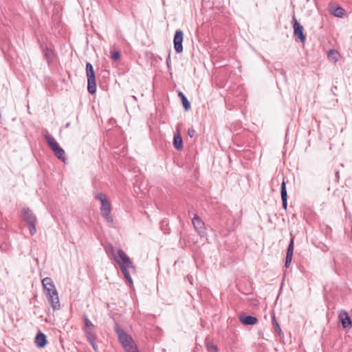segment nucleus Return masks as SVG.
<instances>
[{
    "label": "nucleus",
    "mask_w": 352,
    "mask_h": 352,
    "mask_svg": "<svg viewBox=\"0 0 352 352\" xmlns=\"http://www.w3.org/2000/svg\"><path fill=\"white\" fill-rule=\"evenodd\" d=\"M95 74V72H94L93 65H91V63L87 62L86 63V75L88 76V75H91V74Z\"/></svg>",
    "instance_id": "nucleus-24"
},
{
    "label": "nucleus",
    "mask_w": 352,
    "mask_h": 352,
    "mask_svg": "<svg viewBox=\"0 0 352 352\" xmlns=\"http://www.w3.org/2000/svg\"><path fill=\"white\" fill-rule=\"evenodd\" d=\"M336 52L335 50H329V56L330 55V54H333V53H336Z\"/></svg>",
    "instance_id": "nucleus-32"
},
{
    "label": "nucleus",
    "mask_w": 352,
    "mask_h": 352,
    "mask_svg": "<svg viewBox=\"0 0 352 352\" xmlns=\"http://www.w3.org/2000/svg\"><path fill=\"white\" fill-rule=\"evenodd\" d=\"M95 198L96 199H98L100 201L101 204H102V201H109L106 197V195H104V194H102V192H99V193H97L96 195H95Z\"/></svg>",
    "instance_id": "nucleus-26"
},
{
    "label": "nucleus",
    "mask_w": 352,
    "mask_h": 352,
    "mask_svg": "<svg viewBox=\"0 0 352 352\" xmlns=\"http://www.w3.org/2000/svg\"><path fill=\"white\" fill-rule=\"evenodd\" d=\"M344 13H345V10L342 8L339 7V6H338L336 8H335L332 12V14L335 16H338V17L343 16Z\"/></svg>",
    "instance_id": "nucleus-21"
},
{
    "label": "nucleus",
    "mask_w": 352,
    "mask_h": 352,
    "mask_svg": "<svg viewBox=\"0 0 352 352\" xmlns=\"http://www.w3.org/2000/svg\"><path fill=\"white\" fill-rule=\"evenodd\" d=\"M42 285L44 292L46 294L48 301L50 302L54 310L60 309V302L58 292L55 287L54 282L50 277H45L42 280Z\"/></svg>",
    "instance_id": "nucleus-1"
},
{
    "label": "nucleus",
    "mask_w": 352,
    "mask_h": 352,
    "mask_svg": "<svg viewBox=\"0 0 352 352\" xmlns=\"http://www.w3.org/2000/svg\"><path fill=\"white\" fill-rule=\"evenodd\" d=\"M85 326L89 329H94L95 327L93 323L87 318L86 316H84Z\"/></svg>",
    "instance_id": "nucleus-25"
},
{
    "label": "nucleus",
    "mask_w": 352,
    "mask_h": 352,
    "mask_svg": "<svg viewBox=\"0 0 352 352\" xmlns=\"http://www.w3.org/2000/svg\"><path fill=\"white\" fill-rule=\"evenodd\" d=\"M89 343L91 344L94 351H96L98 349V345L96 344V340L90 341L89 342Z\"/></svg>",
    "instance_id": "nucleus-30"
},
{
    "label": "nucleus",
    "mask_w": 352,
    "mask_h": 352,
    "mask_svg": "<svg viewBox=\"0 0 352 352\" xmlns=\"http://www.w3.org/2000/svg\"><path fill=\"white\" fill-rule=\"evenodd\" d=\"M101 215L104 218L107 222L112 223L113 217L111 214V204L109 201H102L100 207Z\"/></svg>",
    "instance_id": "nucleus-7"
},
{
    "label": "nucleus",
    "mask_w": 352,
    "mask_h": 352,
    "mask_svg": "<svg viewBox=\"0 0 352 352\" xmlns=\"http://www.w3.org/2000/svg\"><path fill=\"white\" fill-rule=\"evenodd\" d=\"M184 41V33L181 30H177L175 32L173 38V45L175 51L177 54H180L183 52L182 43Z\"/></svg>",
    "instance_id": "nucleus-6"
},
{
    "label": "nucleus",
    "mask_w": 352,
    "mask_h": 352,
    "mask_svg": "<svg viewBox=\"0 0 352 352\" xmlns=\"http://www.w3.org/2000/svg\"><path fill=\"white\" fill-rule=\"evenodd\" d=\"M178 96L179 97V98L182 100V102L184 109L186 111H188L190 109V103L188 101L186 96L182 91H179Z\"/></svg>",
    "instance_id": "nucleus-18"
},
{
    "label": "nucleus",
    "mask_w": 352,
    "mask_h": 352,
    "mask_svg": "<svg viewBox=\"0 0 352 352\" xmlns=\"http://www.w3.org/2000/svg\"><path fill=\"white\" fill-rule=\"evenodd\" d=\"M118 254L120 260L117 257L116 254H113V259L118 263L120 266V264H122L125 265L129 268H134L133 263L122 250L119 249L118 250Z\"/></svg>",
    "instance_id": "nucleus-8"
},
{
    "label": "nucleus",
    "mask_w": 352,
    "mask_h": 352,
    "mask_svg": "<svg viewBox=\"0 0 352 352\" xmlns=\"http://www.w3.org/2000/svg\"><path fill=\"white\" fill-rule=\"evenodd\" d=\"M239 320L245 325H254L258 322L256 317L245 314L241 315L239 316Z\"/></svg>",
    "instance_id": "nucleus-15"
},
{
    "label": "nucleus",
    "mask_w": 352,
    "mask_h": 352,
    "mask_svg": "<svg viewBox=\"0 0 352 352\" xmlns=\"http://www.w3.org/2000/svg\"><path fill=\"white\" fill-rule=\"evenodd\" d=\"M115 331L118 340L126 352H139L133 338L128 334L118 323H115Z\"/></svg>",
    "instance_id": "nucleus-2"
},
{
    "label": "nucleus",
    "mask_w": 352,
    "mask_h": 352,
    "mask_svg": "<svg viewBox=\"0 0 352 352\" xmlns=\"http://www.w3.org/2000/svg\"><path fill=\"white\" fill-rule=\"evenodd\" d=\"M70 126V122H68L65 124V128H69Z\"/></svg>",
    "instance_id": "nucleus-33"
},
{
    "label": "nucleus",
    "mask_w": 352,
    "mask_h": 352,
    "mask_svg": "<svg viewBox=\"0 0 352 352\" xmlns=\"http://www.w3.org/2000/svg\"><path fill=\"white\" fill-rule=\"evenodd\" d=\"M206 349L208 352H217L218 348L217 345L211 342H207L206 344Z\"/></svg>",
    "instance_id": "nucleus-22"
},
{
    "label": "nucleus",
    "mask_w": 352,
    "mask_h": 352,
    "mask_svg": "<svg viewBox=\"0 0 352 352\" xmlns=\"http://www.w3.org/2000/svg\"><path fill=\"white\" fill-rule=\"evenodd\" d=\"M86 338L88 342L96 340L97 335L94 331V329H88L85 331Z\"/></svg>",
    "instance_id": "nucleus-20"
},
{
    "label": "nucleus",
    "mask_w": 352,
    "mask_h": 352,
    "mask_svg": "<svg viewBox=\"0 0 352 352\" xmlns=\"http://www.w3.org/2000/svg\"><path fill=\"white\" fill-rule=\"evenodd\" d=\"M166 65L168 68L170 67V65H171V60H170V53L168 54V57L166 60Z\"/></svg>",
    "instance_id": "nucleus-31"
},
{
    "label": "nucleus",
    "mask_w": 352,
    "mask_h": 352,
    "mask_svg": "<svg viewBox=\"0 0 352 352\" xmlns=\"http://www.w3.org/2000/svg\"><path fill=\"white\" fill-rule=\"evenodd\" d=\"M192 223L198 234L203 236L205 234V224L204 221L195 214L192 219Z\"/></svg>",
    "instance_id": "nucleus-9"
},
{
    "label": "nucleus",
    "mask_w": 352,
    "mask_h": 352,
    "mask_svg": "<svg viewBox=\"0 0 352 352\" xmlns=\"http://www.w3.org/2000/svg\"><path fill=\"white\" fill-rule=\"evenodd\" d=\"M127 268H128V267L126 266L125 265L120 264V269H121L122 272L124 274V278H126V281L128 282V283L129 285H132L133 280L130 276V274H129Z\"/></svg>",
    "instance_id": "nucleus-19"
},
{
    "label": "nucleus",
    "mask_w": 352,
    "mask_h": 352,
    "mask_svg": "<svg viewBox=\"0 0 352 352\" xmlns=\"http://www.w3.org/2000/svg\"><path fill=\"white\" fill-rule=\"evenodd\" d=\"M173 146L177 151H181L183 148V141L182 136L179 131H177L174 134L173 137Z\"/></svg>",
    "instance_id": "nucleus-17"
},
{
    "label": "nucleus",
    "mask_w": 352,
    "mask_h": 352,
    "mask_svg": "<svg viewBox=\"0 0 352 352\" xmlns=\"http://www.w3.org/2000/svg\"><path fill=\"white\" fill-rule=\"evenodd\" d=\"M111 57L113 60H118L120 58V54L118 51L113 52L111 53Z\"/></svg>",
    "instance_id": "nucleus-27"
},
{
    "label": "nucleus",
    "mask_w": 352,
    "mask_h": 352,
    "mask_svg": "<svg viewBox=\"0 0 352 352\" xmlns=\"http://www.w3.org/2000/svg\"><path fill=\"white\" fill-rule=\"evenodd\" d=\"M107 252L108 253H110L112 254V256L113 257V254H115V248L113 245H110L107 248Z\"/></svg>",
    "instance_id": "nucleus-28"
},
{
    "label": "nucleus",
    "mask_w": 352,
    "mask_h": 352,
    "mask_svg": "<svg viewBox=\"0 0 352 352\" xmlns=\"http://www.w3.org/2000/svg\"><path fill=\"white\" fill-rule=\"evenodd\" d=\"M272 324H273V327H274V331L278 335H280L282 333V330H281V328H280V325L278 324V323L276 320L275 317L273 318Z\"/></svg>",
    "instance_id": "nucleus-23"
},
{
    "label": "nucleus",
    "mask_w": 352,
    "mask_h": 352,
    "mask_svg": "<svg viewBox=\"0 0 352 352\" xmlns=\"http://www.w3.org/2000/svg\"><path fill=\"white\" fill-rule=\"evenodd\" d=\"M338 318L339 320L341 321L342 326L343 328L346 329L351 326V320L346 311L341 310L338 314Z\"/></svg>",
    "instance_id": "nucleus-10"
},
{
    "label": "nucleus",
    "mask_w": 352,
    "mask_h": 352,
    "mask_svg": "<svg viewBox=\"0 0 352 352\" xmlns=\"http://www.w3.org/2000/svg\"><path fill=\"white\" fill-rule=\"evenodd\" d=\"M21 218L28 225L30 234L32 236L36 232V217L29 208H24L21 211Z\"/></svg>",
    "instance_id": "nucleus-4"
},
{
    "label": "nucleus",
    "mask_w": 352,
    "mask_h": 352,
    "mask_svg": "<svg viewBox=\"0 0 352 352\" xmlns=\"http://www.w3.org/2000/svg\"><path fill=\"white\" fill-rule=\"evenodd\" d=\"M45 139L50 147V148L54 152L55 156L61 160L62 162H65L66 160L65 151L60 147L58 143L55 140V139L48 133H46L44 135Z\"/></svg>",
    "instance_id": "nucleus-3"
},
{
    "label": "nucleus",
    "mask_w": 352,
    "mask_h": 352,
    "mask_svg": "<svg viewBox=\"0 0 352 352\" xmlns=\"http://www.w3.org/2000/svg\"><path fill=\"white\" fill-rule=\"evenodd\" d=\"M292 23L294 28V37L295 41L304 43L306 40V36L303 32L304 28L300 23H298L295 15L292 16Z\"/></svg>",
    "instance_id": "nucleus-5"
},
{
    "label": "nucleus",
    "mask_w": 352,
    "mask_h": 352,
    "mask_svg": "<svg viewBox=\"0 0 352 352\" xmlns=\"http://www.w3.org/2000/svg\"><path fill=\"white\" fill-rule=\"evenodd\" d=\"M87 91L89 94H94L96 91V80L94 74L87 76Z\"/></svg>",
    "instance_id": "nucleus-11"
},
{
    "label": "nucleus",
    "mask_w": 352,
    "mask_h": 352,
    "mask_svg": "<svg viewBox=\"0 0 352 352\" xmlns=\"http://www.w3.org/2000/svg\"><path fill=\"white\" fill-rule=\"evenodd\" d=\"M280 196L283 202V208L286 210L287 207V193L286 190V183L283 179L280 186Z\"/></svg>",
    "instance_id": "nucleus-16"
},
{
    "label": "nucleus",
    "mask_w": 352,
    "mask_h": 352,
    "mask_svg": "<svg viewBox=\"0 0 352 352\" xmlns=\"http://www.w3.org/2000/svg\"><path fill=\"white\" fill-rule=\"evenodd\" d=\"M188 135L190 138H192L194 137L195 134V129H193V127H190L188 129Z\"/></svg>",
    "instance_id": "nucleus-29"
},
{
    "label": "nucleus",
    "mask_w": 352,
    "mask_h": 352,
    "mask_svg": "<svg viewBox=\"0 0 352 352\" xmlns=\"http://www.w3.org/2000/svg\"><path fill=\"white\" fill-rule=\"evenodd\" d=\"M41 48L43 50L45 59L47 60L48 64H50L52 62L54 57V51L51 48H49L47 46L44 45L43 44H41Z\"/></svg>",
    "instance_id": "nucleus-12"
},
{
    "label": "nucleus",
    "mask_w": 352,
    "mask_h": 352,
    "mask_svg": "<svg viewBox=\"0 0 352 352\" xmlns=\"http://www.w3.org/2000/svg\"><path fill=\"white\" fill-rule=\"evenodd\" d=\"M35 343L38 348H44L47 343V336L43 332L39 331L35 337Z\"/></svg>",
    "instance_id": "nucleus-13"
},
{
    "label": "nucleus",
    "mask_w": 352,
    "mask_h": 352,
    "mask_svg": "<svg viewBox=\"0 0 352 352\" xmlns=\"http://www.w3.org/2000/svg\"><path fill=\"white\" fill-rule=\"evenodd\" d=\"M293 252H294V239L292 238L290 240L289 244L287 247V254H286L285 263V266L286 267H289V266L290 265V263L292 260Z\"/></svg>",
    "instance_id": "nucleus-14"
}]
</instances>
